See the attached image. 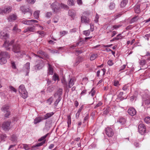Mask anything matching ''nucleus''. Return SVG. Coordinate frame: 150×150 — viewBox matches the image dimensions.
I'll list each match as a JSON object with an SVG mask.
<instances>
[{
    "mask_svg": "<svg viewBox=\"0 0 150 150\" xmlns=\"http://www.w3.org/2000/svg\"><path fill=\"white\" fill-rule=\"evenodd\" d=\"M90 33V31L89 30H84L83 32V34L85 35L86 36H88L89 35Z\"/></svg>",
    "mask_w": 150,
    "mask_h": 150,
    "instance_id": "79ce46f5",
    "label": "nucleus"
},
{
    "mask_svg": "<svg viewBox=\"0 0 150 150\" xmlns=\"http://www.w3.org/2000/svg\"><path fill=\"white\" fill-rule=\"evenodd\" d=\"M60 8H63L66 9H69V7L67 5L61 3L59 4Z\"/></svg>",
    "mask_w": 150,
    "mask_h": 150,
    "instance_id": "2f4dec72",
    "label": "nucleus"
},
{
    "mask_svg": "<svg viewBox=\"0 0 150 150\" xmlns=\"http://www.w3.org/2000/svg\"><path fill=\"white\" fill-rule=\"evenodd\" d=\"M122 26V25L118 24L113 25L112 27V30H117Z\"/></svg>",
    "mask_w": 150,
    "mask_h": 150,
    "instance_id": "a19ab883",
    "label": "nucleus"
},
{
    "mask_svg": "<svg viewBox=\"0 0 150 150\" xmlns=\"http://www.w3.org/2000/svg\"><path fill=\"white\" fill-rule=\"evenodd\" d=\"M7 62L6 59L3 58H0V64H5Z\"/></svg>",
    "mask_w": 150,
    "mask_h": 150,
    "instance_id": "f704fd0d",
    "label": "nucleus"
},
{
    "mask_svg": "<svg viewBox=\"0 0 150 150\" xmlns=\"http://www.w3.org/2000/svg\"><path fill=\"white\" fill-rule=\"evenodd\" d=\"M60 35L62 37L65 35L67 34L68 33V32L67 31H66L65 30H64L62 31H61L60 32Z\"/></svg>",
    "mask_w": 150,
    "mask_h": 150,
    "instance_id": "603ef678",
    "label": "nucleus"
},
{
    "mask_svg": "<svg viewBox=\"0 0 150 150\" xmlns=\"http://www.w3.org/2000/svg\"><path fill=\"white\" fill-rule=\"evenodd\" d=\"M20 10L24 13L25 14L26 13H28L29 16H30L32 14V11L30 8L25 6H22L21 7Z\"/></svg>",
    "mask_w": 150,
    "mask_h": 150,
    "instance_id": "0eeeda50",
    "label": "nucleus"
},
{
    "mask_svg": "<svg viewBox=\"0 0 150 150\" xmlns=\"http://www.w3.org/2000/svg\"><path fill=\"white\" fill-rule=\"evenodd\" d=\"M40 11H35L34 13V17L35 19H38L39 17V13Z\"/></svg>",
    "mask_w": 150,
    "mask_h": 150,
    "instance_id": "7c9ffc66",
    "label": "nucleus"
},
{
    "mask_svg": "<svg viewBox=\"0 0 150 150\" xmlns=\"http://www.w3.org/2000/svg\"><path fill=\"white\" fill-rule=\"evenodd\" d=\"M128 2V0H123L121 2L120 6L124 7L125 6Z\"/></svg>",
    "mask_w": 150,
    "mask_h": 150,
    "instance_id": "c756f323",
    "label": "nucleus"
},
{
    "mask_svg": "<svg viewBox=\"0 0 150 150\" xmlns=\"http://www.w3.org/2000/svg\"><path fill=\"white\" fill-rule=\"evenodd\" d=\"M144 103L148 105L150 103V98H148L144 101Z\"/></svg>",
    "mask_w": 150,
    "mask_h": 150,
    "instance_id": "338daca9",
    "label": "nucleus"
},
{
    "mask_svg": "<svg viewBox=\"0 0 150 150\" xmlns=\"http://www.w3.org/2000/svg\"><path fill=\"white\" fill-rule=\"evenodd\" d=\"M12 10V7L10 6L7 7L6 8L4 9L1 10L0 11L1 14H3L4 13L8 14Z\"/></svg>",
    "mask_w": 150,
    "mask_h": 150,
    "instance_id": "2eb2a0df",
    "label": "nucleus"
},
{
    "mask_svg": "<svg viewBox=\"0 0 150 150\" xmlns=\"http://www.w3.org/2000/svg\"><path fill=\"white\" fill-rule=\"evenodd\" d=\"M138 18L137 16L133 17L130 21V23H132L136 22L138 20Z\"/></svg>",
    "mask_w": 150,
    "mask_h": 150,
    "instance_id": "ea45409f",
    "label": "nucleus"
},
{
    "mask_svg": "<svg viewBox=\"0 0 150 150\" xmlns=\"http://www.w3.org/2000/svg\"><path fill=\"white\" fill-rule=\"evenodd\" d=\"M17 139V137L15 135H13L11 136V140L13 142H16Z\"/></svg>",
    "mask_w": 150,
    "mask_h": 150,
    "instance_id": "c85d7f7f",
    "label": "nucleus"
},
{
    "mask_svg": "<svg viewBox=\"0 0 150 150\" xmlns=\"http://www.w3.org/2000/svg\"><path fill=\"white\" fill-rule=\"evenodd\" d=\"M0 137L2 140H4L6 137V135L5 134H1L0 135Z\"/></svg>",
    "mask_w": 150,
    "mask_h": 150,
    "instance_id": "69168bd1",
    "label": "nucleus"
},
{
    "mask_svg": "<svg viewBox=\"0 0 150 150\" xmlns=\"http://www.w3.org/2000/svg\"><path fill=\"white\" fill-rule=\"evenodd\" d=\"M62 99V98L61 96H59L58 97L57 99L56 100L55 102L54 103V105L55 106H57V105L59 103V101L61 100V99Z\"/></svg>",
    "mask_w": 150,
    "mask_h": 150,
    "instance_id": "37998d69",
    "label": "nucleus"
},
{
    "mask_svg": "<svg viewBox=\"0 0 150 150\" xmlns=\"http://www.w3.org/2000/svg\"><path fill=\"white\" fill-rule=\"evenodd\" d=\"M115 7V4L113 2H111L109 6V7L111 10L114 9Z\"/></svg>",
    "mask_w": 150,
    "mask_h": 150,
    "instance_id": "72a5a7b5",
    "label": "nucleus"
},
{
    "mask_svg": "<svg viewBox=\"0 0 150 150\" xmlns=\"http://www.w3.org/2000/svg\"><path fill=\"white\" fill-rule=\"evenodd\" d=\"M30 63L29 62L27 63L25 65L24 67L27 70L26 75H28V74L29 71Z\"/></svg>",
    "mask_w": 150,
    "mask_h": 150,
    "instance_id": "b1692460",
    "label": "nucleus"
},
{
    "mask_svg": "<svg viewBox=\"0 0 150 150\" xmlns=\"http://www.w3.org/2000/svg\"><path fill=\"white\" fill-rule=\"evenodd\" d=\"M68 127H69L70 125L71 124V117L69 115L67 116V122Z\"/></svg>",
    "mask_w": 150,
    "mask_h": 150,
    "instance_id": "a18cd8bd",
    "label": "nucleus"
},
{
    "mask_svg": "<svg viewBox=\"0 0 150 150\" xmlns=\"http://www.w3.org/2000/svg\"><path fill=\"white\" fill-rule=\"evenodd\" d=\"M105 133L108 137H112L114 134V132L113 129L110 127H108L105 129Z\"/></svg>",
    "mask_w": 150,
    "mask_h": 150,
    "instance_id": "f8f14e48",
    "label": "nucleus"
},
{
    "mask_svg": "<svg viewBox=\"0 0 150 150\" xmlns=\"http://www.w3.org/2000/svg\"><path fill=\"white\" fill-rule=\"evenodd\" d=\"M12 50L16 54V56L18 58H22L24 55L26 54L25 52L21 49L20 45L18 43L13 45Z\"/></svg>",
    "mask_w": 150,
    "mask_h": 150,
    "instance_id": "f257e3e1",
    "label": "nucleus"
},
{
    "mask_svg": "<svg viewBox=\"0 0 150 150\" xmlns=\"http://www.w3.org/2000/svg\"><path fill=\"white\" fill-rule=\"evenodd\" d=\"M52 15V13L51 12H48L45 14V17L47 18H50Z\"/></svg>",
    "mask_w": 150,
    "mask_h": 150,
    "instance_id": "864d4df0",
    "label": "nucleus"
},
{
    "mask_svg": "<svg viewBox=\"0 0 150 150\" xmlns=\"http://www.w3.org/2000/svg\"><path fill=\"white\" fill-rule=\"evenodd\" d=\"M23 148L25 150H28L30 149V145L23 144Z\"/></svg>",
    "mask_w": 150,
    "mask_h": 150,
    "instance_id": "4c0bfd02",
    "label": "nucleus"
},
{
    "mask_svg": "<svg viewBox=\"0 0 150 150\" xmlns=\"http://www.w3.org/2000/svg\"><path fill=\"white\" fill-rule=\"evenodd\" d=\"M139 132L142 135L144 134L146 131V127L143 124L140 123L138 127Z\"/></svg>",
    "mask_w": 150,
    "mask_h": 150,
    "instance_id": "9d476101",
    "label": "nucleus"
},
{
    "mask_svg": "<svg viewBox=\"0 0 150 150\" xmlns=\"http://www.w3.org/2000/svg\"><path fill=\"white\" fill-rule=\"evenodd\" d=\"M37 33L39 34L40 35V37H43L44 36V32L43 31H38L37 32Z\"/></svg>",
    "mask_w": 150,
    "mask_h": 150,
    "instance_id": "680f3d73",
    "label": "nucleus"
},
{
    "mask_svg": "<svg viewBox=\"0 0 150 150\" xmlns=\"http://www.w3.org/2000/svg\"><path fill=\"white\" fill-rule=\"evenodd\" d=\"M9 88L11 91H13L15 92H16L17 91L16 90L13 86H10L9 87Z\"/></svg>",
    "mask_w": 150,
    "mask_h": 150,
    "instance_id": "774afa93",
    "label": "nucleus"
},
{
    "mask_svg": "<svg viewBox=\"0 0 150 150\" xmlns=\"http://www.w3.org/2000/svg\"><path fill=\"white\" fill-rule=\"evenodd\" d=\"M95 91L94 90V88H93L92 89L89 93H91L92 96H93L95 95Z\"/></svg>",
    "mask_w": 150,
    "mask_h": 150,
    "instance_id": "13d9d810",
    "label": "nucleus"
},
{
    "mask_svg": "<svg viewBox=\"0 0 150 150\" xmlns=\"http://www.w3.org/2000/svg\"><path fill=\"white\" fill-rule=\"evenodd\" d=\"M53 100V98L52 97H51L47 100V102L49 105H50L52 103Z\"/></svg>",
    "mask_w": 150,
    "mask_h": 150,
    "instance_id": "5fc2aeb1",
    "label": "nucleus"
},
{
    "mask_svg": "<svg viewBox=\"0 0 150 150\" xmlns=\"http://www.w3.org/2000/svg\"><path fill=\"white\" fill-rule=\"evenodd\" d=\"M54 113L52 112L47 113L43 117H38L35 118L34 120L33 123L35 124H36L42 121L43 120L47 119L51 117L54 115Z\"/></svg>",
    "mask_w": 150,
    "mask_h": 150,
    "instance_id": "f03ea898",
    "label": "nucleus"
},
{
    "mask_svg": "<svg viewBox=\"0 0 150 150\" xmlns=\"http://www.w3.org/2000/svg\"><path fill=\"white\" fill-rule=\"evenodd\" d=\"M118 122L121 125H124L125 123L126 122V119L123 117H120L118 119Z\"/></svg>",
    "mask_w": 150,
    "mask_h": 150,
    "instance_id": "5701e85b",
    "label": "nucleus"
},
{
    "mask_svg": "<svg viewBox=\"0 0 150 150\" xmlns=\"http://www.w3.org/2000/svg\"><path fill=\"white\" fill-rule=\"evenodd\" d=\"M48 65V75H52L53 74V69L52 66L49 62L47 63Z\"/></svg>",
    "mask_w": 150,
    "mask_h": 150,
    "instance_id": "aec40b11",
    "label": "nucleus"
},
{
    "mask_svg": "<svg viewBox=\"0 0 150 150\" xmlns=\"http://www.w3.org/2000/svg\"><path fill=\"white\" fill-rule=\"evenodd\" d=\"M103 103L101 102H99L94 107V108L96 109L97 108L101 106Z\"/></svg>",
    "mask_w": 150,
    "mask_h": 150,
    "instance_id": "4d7b16f0",
    "label": "nucleus"
},
{
    "mask_svg": "<svg viewBox=\"0 0 150 150\" xmlns=\"http://www.w3.org/2000/svg\"><path fill=\"white\" fill-rule=\"evenodd\" d=\"M38 62V63L34 67L35 69L36 70L41 69L45 65L44 61L42 60H39Z\"/></svg>",
    "mask_w": 150,
    "mask_h": 150,
    "instance_id": "9b49d317",
    "label": "nucleus"
},
{
    "mask_svg": "<svg viewBox=\"0 0 150 150\" xmlns=\"http://www.w3.org/2000/svg\"><path fill=\"white\" fill-rule=\"evenodd\" d=\"M146 60L144 59H143L141 60L139 62V64L141 66V69H146L147 68V65L146 66L144 67V66H145L146 64Z\"/></svg>",
    "mask_w": 150,
    "mask_h": 150,
    "instance_id": "dca6fc26",
    "label": "nucleus"
},
{
    "mask_svg": "<svg viewBox=\"0 0 150 150\" xmlns=\"http://www.w3.org/2000/svg\"><path fill=\"white\" fill-rule=\"evenodd\" d=\"M81 21L82 23H84L86 24H88L90 22L89 18L84 16L81 17Z\"/></svg>",
    "mask_w": 150,
    "mask_h": 150,
    "instance_id": "a211bd4d",
    "label": "nucleus"
},
{
    "mask_svg": "<svg viewBox=\"0 0 150 150\" xmlns=\"http://www.w3.org/2000/svg\"><path fill=\"white\" fill-rule=\"evenodd\" d=\"M68 15L70 16L73 19H74L76 16V13L73 10H70L68 12Z\"/></svg>",
    "mask_w": 150,
    "mask_h": 150,
    "instance_id": "4be33fe9",
    "label": "nucleus"
},
{
    "mask_svg": "<svg viewBox=\"0 0 150 150\" xmlns=\"http://www.w3.org/2000/svg\"><path fill=\"white\" fill-rule=\"evenodd\" d=\"M127 112L129 115L132 116L136 114V111L133 108H129L127 110Z\"/></svg>",
    "mask_w": 150,
    "mask_h": 150,
    "instance_id": "f3484780",
    "label": "nucleus"
},
{
    "mask_svg": "<svg viewBox=\"0 0 150 150\" xmlns=\"http://www.w3.org/2000/svg\"><path fill=\"white\" fill-rule=\"evenodd\" d=\"M33 54L35 57H38L44 59H48L49 58L47 54L41 50H40L37 52V54L34 53H33Z\"/></svg>",
    "mask_w": 150,
    "mask_h": 150,
    "instance_id": "39448f33",
    "label": "nucleus"
},
{
    "mask_svg": "<svg viewBox=\"0 0 150 150\" xmlns=\"http://www.w3.org/2000/svg\"><path fill=\"white\" fill-rule=\"evenodd\" d=\"M21 30L18 28V25L17 24H16L13 26V32L14 33H19L21 32Z\"/></svg>",
    "mask_w": 150,
    "mask_h": 150,
    "instance_id": "6ab92c4d",
    "label": "nucleus"
},
{
    "mask_svg": "<svg viewBox=\"0 0 150 150\" xmlns=\"http://www.w3.org/2000/svg\"><path fill=\"white\" fill-rule=\"evenodd\" d=\"M62 88H59L57 92L54 95V96H56V95L58 96V97L59 96H61L62 94Z\"/></svg>",
    "mask_w": 150,
    "mask_h": 150,
    "instance_id": "a878e982",
    "label": "nucleus"
},
{
    "mask_svg": "<svg viewBox=\"0 0 150 150\" xmlns=\"http://www.w3.org/2000/svg\"><path fill=\"white\" fill-rule=\"evenodd\" d=\"M14 40H12L10 42H7V41L4 42L3 45V47H4L7 50H10L11 48L9 46L13 44L14 43Z\"/></svg>",
    "mask_w": 150,
    "mask_h": 150,
    "instance_id": "1a4fd4ad",
    "label": "nucleus"
},
{
    "mask_svg": "<svg viewBox=\"0 0 150 150\" xmlns=\"http://www.w3.org/2000/svg\"><path fill=\"white\" fill-rule=\"evenodd\" d=\"M22 23L28 25H30V20L27 19H22L20 21Z\"/></svg>",
    "mask_w": 150,
    "mask_h": 150,
    "instance_id": "393cba45",
    "label": "nucleus"
},
{
    "mask_svg": "<svg viewBox=\"0 0 150 150\" xmlns=\"http://www.w3.org/2000/svg\"><path fill=\"white\" fill-rule=\"evenodd\" d=\"M75 3V0H68V4L69 6H73L74 5Z\"/></svg>",
    "mask_w": 150,
    "mask_h": 150,
    "instance_id": "cd10ccee",
    "label": "nucleus"
},
{
    "mask_svg": "<svg viewBox=\"0 0 150 150\" xmlns=\"http://www.w3.org/2000/svg\"><path fill=\"white\" fill-rule=\"evenodd\" d=\"M48 134L47 133L45 135L41 137L40 138L38 139V141L41 142L42 141H43L44 140H45V139L47 136Z\"/></svg>",
    "mask_w": 150,
    "mask_h": 150,
    "instance_id": "c03bdc74",
    "label": "nucleus"
},
{
    "mask_svg": "<svg viewBox=\"0 0 150 150\" xmlns=\"http://www.w3.org/2000/svg\"><path fill=\"white\" fill-rule=\"evenodd\" d=\"M135 12L136 13H139L140 11V6L139 5L136 6L134 8Z\"/></svg>",
    "mask_w": 150,
    "mask_h": 150,
    "instance_id": "e433bc0d",
    "label": "nucleus"
},
{
    "mask_svg": "<svg viewBox=\"0 0 150 150\" xmlns=\"http://www.w3.org/2000/svg\"><path fill=\"white\" fill-rule=\"evenodd\" d=\"M11 124L10 121L4 122L2 124V127L5 131H8L11 129Z\"/></svg>",
    "mask_w": 150,
    "mask_h": 150,
    "instance_id": "6e6552de",
    "label": "nucleus"
},
{
    "mask_svg": "<svg viewBox=\"0 0 150 150\" xmlns=\"http://www.w3.org/2000/svg\"><path fill=\"white\" fill-rule=\"evenodd\" d=\"M28 28L29 31L30 32H35V28L34 26H33L31 27H28Z\"/></svg>",
    "mask_w": 150,
    "mask_h": 150,
    "instance_id": "49530a36",
    "label": "nucleus"
},
{
    "mask_svg": "<svg viewBox=\"0 0 150 150\" xmlns=\"http://www.w3.org/2000/svg\"><path fill=\"white\" fill-rule=\"evenodd\" d=\"M50 6L54 13H57L59 11V4L57 2L55 1L52 3Z\"/></svg>",
    "mask_w": 150,
    "mask_h": 150,
    "instance_id": "423d86ee",
    "label": "nucleus"
},
{
    "mask_svg": "<svg viewBox=\"0 0 150 150\" xmlns=\"http://www.w3.org/2000/svg\"><path fill=\"white\" fill-rule=\"evenodd\" d=\"M8 35L6 33H1V38L2 39H6L8 37Z\"/></svg>",
    "mask_w": 150,
    "mask_h": 150,
    "instance_id": "bb28decb",
    "label": "nucleus"
},
{
    "mask_svg": "<svg viewBox=\"0 0 150 150\" xmlns=\"http://www.w3.org/2000/svg\"><path fill=\"white\" fill-rule=\"evenodd\" d=\"M17 16L15 14H12L10 15L8 18L7 20L9 22L14 21L17 20Z\"/></svg>",
    "mask_w": 150,
    "mask_h": 150,
    "instance_id": "ddd939ff",
    "label": "nucleus"
},
{
    "mask_svg": "<svg viewBox=\"0 0 150 150\" xmlns=\"http://www.w3.org/2000/svg\"><path fill=\"white\" fill-rule=\"evenodd\" d=\"M10 55L8 53L6 52L0 51V58H9Z\"/></svg>",
    "mask_w": 150,
    "mask_h": 150,
    "instance_id": "4468645a",
    "label": "nucleus"
},
{
    "mask_svg": "<svg viewBox=\"0 0 150 150\" xmlns=\"http://www.w3.org/2000/svg\"><path fill=\"white\" fill-rule=\"evenodd\" d=\"M90 30L91 31L93 32L94 30V25L92 24H90Z\"/></svg>",
    "mask_w": 150,
    "mask_h": 150,
    "instance_id": "e2e57ef3",
    "label": "nucleus"
},
{
    "mask_svg": "<svg viewBox=\"0 0 150 150\" xmlns=\"http://www.w3.org/2000/svg\"><path fill=\"white\" fill-rule=\"evenodd\" d=\"M123 92H120L117 95V96L118 98H120L121 99H124V97L122 96L123 94Z\"/></svg>",
    "mask_w": 150,
    "mask_h": 150,
    "instance_id": "8fccbe9b",
    "label": "nucleus"
},
{
    "mask_svg": "<svg viewBox=\"0 0 150 150\" xmlns=\"http://www.w3.org/2000/svg\"><path fill=\"white\" fill-rule=\"evenodd\" d=\"M129 85L128 84L125 85L122 88V90L124 91H126L127 90H129Z\"/></svg>",
    "mask_w": 150,
    "mask_h": 150,
    "instance_id": "de8ad7c7",
    "label": "nucleus"
},
{
    "mask_svg": "<svg viewBox=\"0 0 150 150\" xmlns=\"http://www.w3.org/2000/svg\"><path fill=\"white\" fill-rule=\"evenodd\" d=\"M145 122L147 124L150 123V117H146L144 119Z\"/></svg>",
    "mask_w": 150,
    "mask_h": 150,
    "instance_id": "3c124183",
    "label": "nucleus"
},
{
    "mask_svg": "<svg viewBox=\"0 0 150 150\" xmlns=\"http://www.w3.org/2000/svg\"><path fill=\"white\" fill-rule=\"evenodd\" d=\"M107 63L110 66L114 64L112 62V61L111 59L109 60Z\"/></svg>",
    "mask_w": 150,
    "mask_h": 150,
    "instance_id": "0e129e2a",
    "label": "nucleus"
},
{
    "mask_svg": "<svg viewBox=\"0 0 150 150\" xmlns=\"http://www.w3.org/2000/svg\"><path fill=\"white\" fill-rule=\"evenodd\" d=\"M76 81V80L74 78L71 79L68 82V85H67V88H71L74 84V82Z\"/></svg>",
    "mask_w": 150,
    "mask_h": 150,
    "instance_id": "412c9836",
    "label": "nucleus"
},
{
    "mask_svg": "<svg viewBox=\"0 0 150 150\" xmlns=\"http://www.w3.org/2000/svg\"><path fill=\"white\" fill-rule=\"evenodd\" d=\"M53 79L55 81L59 80V79L58 75L54 73L53 76Z\"/></svg>",
    "mask_w": 150,
    "mask_h": 150,
    "instance_id": "c9c22d12",
    "label": "nucleus"
},
{
    "mask_svg": "<svg viewBox=\"0 0 150 150\" xmlns=\"http://www.w3.org/2000/svg\"><path fill=\"white\" fill-rule=\"evenodd\" d=\"M98 57L97 54H93L91 55L90 57V60L91 61L95 59Z\"/></svg>",
    "mask_w": 150,
    "mask_h": 150,
    "instance_id": "473e14b6",
    "label": "nucleus"
},
{
    "mask_svg": "<svg viewBox=\"0 0 150 150\" xmlns=\"http://www.w3.org/2000/svg\"><path fill=\"white\" fill-rule=\"evenodd\" d=\"M46 140H44L41 142L39 143L36 144V146L37 147L40 146H42L45 142Z\"/></svg>",
    "mask_w": 150,
    "mask_h": 150,
    "instance_id": "6e6d98bb",
    "label": "nucleus"
},
{
    "mask_svg": "<svg viewBox=\"0 0 150 150\" xmlns=\"http://www.w3.org/2000/svg\"><path fill=\"white\" fill-rule=\"evenodd\" d=\"M84 88V89L82 91V92L81 93L80 95L81 96L85 95L86 93V90L85 89V88Z\"/></svg>",
    "mask_w": 150,
    "mask_h": 150,
    "instance_id": "052dcab7",
    "label": "nucleus"
},
{
    "mask_svg": "<svg viewBox=\"0 0 150 150\" xmlns=\"http://www.w3.org/2000/svg\"><path fill=\"white\" fill-rule=\"evenodd\" d=\"M36 0H26V1L29 4H33L35 1Z\"/></svg>",
    "mask_w": 150,
    "mask_h": 150,
    "instance_id": "bf43d9fd",
    "label": "nucleus"
},
{
    "mask_svg": "<svg viewBox=\"0 0 150 150\" xmlns=\"http://www.w3.org/2000/svg\"><path fill=\"white\" fill-rule=\"evenodd\" d=\"M61 81L63 85L65 86L66 87V88H67V81L66 80V79H65L63 78L61 80Z\"/></svg>",
    "mask_w": 150,
    "mask_h": 150,
    "instance_id": "09e8293b",
    "label": "nucleus"
},
{
    "mask_svg": "<svg viewBox=\"0 0 150 150\" xmlns=\"http://www.w3.org/2000/svg\"><path fill=\"white\" fill-rule=\"evenodd\" d=\"M9 106L8 105H4L1 108L2 111L4 113V117L6 118L9 117V116L11 115V111L9 110Z\"/></svg>",
    "mask_w": 150,
    "mask_h": 150,
    "instance_id": "20e7f679",
    "label": "nucleus"
},
{
    "mask_svg": "<svg viewBox=\"0 0 150 150\" xmlns=\"http://www.w3.org/2000/svg\"><path fill=\"white\" fill-rule=\"evenodd\" d=\"M18 91L21 96L24 99H25L28 97V93L25 89L24 85H21L19 86Z\"/></svg>",
    "mask_w": 150,
    "mask_h": 150,
    "instance_id": "7ed1b4c3",
    "label": "nucleus"
},
{
    "mask_svg": "<svg viewBox=\"0 0 150 150\" xmlns=\"http://www.w3.org/2000/svg\"><path fill=\"white\" fill-rule=\"evenodd\" d=\"M122 14L121 13H119L116 15H115L114 16H113L114 18H112L113 20H115L117 18L120 17L122 15Z\"/></svg>",
    "mask_w": 150,
    "mask_h": 150,
    "instance_id": "58836bf2",
    "label": "nucleus"
}]
</instances>
